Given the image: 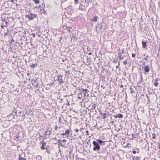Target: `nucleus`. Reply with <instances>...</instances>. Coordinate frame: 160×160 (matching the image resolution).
<instances>
[{
    "mask_svg": "<svg viewBox=\"0 0 160 160\" xmlns=\"http://www.w3.org/2000/svg\"><path fill=\"white\" fill-rule=\"evenodd\" d=\"M132 152L134 154H135L136 153V152L135 151H133Z\"/></svg>",
    "mask_w": 160,
    "mask_h": 160,
    "instance_id": "obj_32",
    "label": "nucleus"
},
{
    "mask_svg": "<svg viewBox=\"0 0 160 160\" xmlns=\"http://www.w3.org/2000/svg\"><path fill=\"white\" fill-rule=\"evenodd\" d=\"M114 118H123V116L122 114H118L117 115H115L114 116Z\"/></svg>",
    "mask_w": 160,
    "mask_h": 160,
    "instance_id": "obj_5",
    "label": "nucleus"
},
{
    "mask_svg": "<svg viewBox=\"0 0 160 160\" xmlns=\"http://www.w3.org/2000/svg\"><path fill=\"white\" fill-rule=\"evenodd\" d=\"M57 126H56V129H56H56H57Z\"/></svg>",
    "mask_w": 160,
    "mask_h": 160,
    "instance_id": "obj_37",
    "label": "nucleus"
},
{
    "mask_svg": "<svg viewBox=\"0 0 160 160\" xmlns=\"http://www.w3.org/2000/svg\"><path fill=\"white\" fill-rule=\"evenodd\" d=\"M58 142L59 143V145L60 146H63V147L65 146V144L63 143L62 142H60L59 141H58Z\"/></svg>",
    "mask_w": 160,
    "mask_h": 160,
    "instance_id": "obj_14",
    "label": "nucleus"
},
{
    "mask_svg": "<svg viewBox=\"0 0 160 160\" xmlns=\"http://www.w3.org/2000/svg\"><path fill=\"white\" fill-rule=\"evenodd\" d=\"M74 1L75 4H77L78 3V0H74Z\"/></svg>",
    "mask_w": 160,
    "mask_h": 160,
    "instance_id": "obj_23",
    "label": "nucleus"
},
{
    "mask_svg": "<svg viewBox=\"0 0 160 160\" xmlns=\"http://www.w3.org/2000/svg\"><path fill=\"white\" fill-rule=\"evenodd\" d=\"M4 27H5V26H3L2 25L1 26V28H3Z\"/></svg>",
    "mask_w": 160,
    "mask_h": 160,
    "instance_id": "obj_33",
    "label": "nucleus"
},
{
    "mask_svg": "<svg viewBox=\"0 0 160 160\" xmlns=\"http://www.w3.org/2000/svg\"><path fill=\"white\" fill-rule=\"evenodd\" d=\"M156 135L155 133H153L152 134V138L153 139H156Z\"/></svg>",
    "mask_w": 160,
    "mask_h": 160,
    "instance_id": "obj_15",
    "label": "nucleus"
},
{
    "mask_svg": "<svg viewBox=\"0 0 160 160\" xmlns=\"http://www.w3.org/2000/svg\"><path fill=\"white\" fill-rule=\"evenodd\" d=\"M143 69L144 70V73L146 74L149 72L150 70V66L148 65H147L144 66L143 67Z\"/></svg>",
    "mask_w": 160,
    "mask_h": 160,
    "instance_id": "obj_2",
    "label": "nucleus"
},
{
    "mask_svg": "<svg viewBox=\"0 0 160 160\" xmlns=\"http://www.w3.org/2000/svg\"><path fill=\"white\" fill-rule=\"evenodd\" d=\"M82 90L84 92H83L84 93H85L86 92L87 90L83 89H82Z\"/></svg>",
    "mask_w": 160,
    "mask_h": 160,
    "instance_id": "obj_26",
    "label": "nucleus"
},
{
    "mask_svg": "<svg viewBox=\"0 0 160 160\" xmlns=\"http://www.w3.org/2000/svg\"><path fill=\"white\" fill-rule=\"evenodd\" d=\"M41 12L43 13H46V12L43 8H42V9L41 10Z\"/></svg>",
    "mask_w": 160,
    "mask_h": 160,
    "instance_id": "obj_21",
    "label": "nucleus"
},
{
    "mask_svg": "<svg viewBox=\"0 0 160 160\" xmlns=\"http://www.w3.org/2000/svg\"><path fill=\"white\" fill-rule=\"evenodd\" d=\"M30 80V77H28V80Z\"/></svg>",
    "mask_w": 160,
    "mask_h": 160,
    "instance_id": "obj_40",
    "label": "nucleus"
},
{
    "mask_svg": "<svg viewBox=\"0 0 160 160\" xmlns=\"http://www.w3.org/2000/svg\"><path fill=\"white\" fill-rule=\"evenodd\" d=\"M66 141H66V139H63V140H62V142H66Z\"/></svg>",
    "mask_w": 160,
    "mask_h": 160,
    "instance_id": "obj_29",
    "label": "nucleus"
},
{
    "mask_svg": "<svg viewBox=\"0 0 160 160\" xmlns=\"http://www.w3.org/2000/svg\"><path fill=\"white\" fill-rule=\"evenodd\" d=\"M97 140L100 144H101L102 143H103V145H104L105 144V143H104V142L101 140L98 139Z\"/></svg>",
    "mask_w": 160,
    "mask_h": 160,
    "instance_id": "obj_11",
    "label": "nucleus"
},
{
    "mask_svg": "<svg viewBox=\"0 0 160 160\" xmlns=\"http://www.w3.org/2000/svg\"><path fill=\"white\" fill-rule=\"evenodd\" d=\"M132 146L131 144L129 143H128L125 146V147L126 148H128L130 149L131 148Z\"/></svg>",
    "mask_w": 160,
    "mask_h": 160,
    "instance_id": "obj_10",
    "label": "nucleus"
},
{
    "mask_svg": "<svg viewBox=\"0 0 160 160\" xmlns=\"http://www.w3.org/2000/svg\"><path fill=\"white\" fill-rule=\"evenodd\" d=\"M116 68H118V66H116Z\"/></svg>",
    "mask_w": 160,
    "mask_h": 160,
    "instance_id": "obj_38",
    "label": "nucleus"
},
{
    "mask_svg": "<svg viewBox=\"0 0 160 160\" xmlns=\"http://www.w3.org/2000/svg\"><path fill=\"white\" fill-rule=\"evenodd\" d=\"M86 134L87 136H88L89 135V131L88 130H87L86 131Z\"/></svg>",
    "mask_w": 160,
    "mask_h": 160,
    "instance_id": "obj_24",
    "label": "nucleus"
},
{
    "mask_svg": "<svg viewBox=\"0 0 160 160\" xmlns=\"http://www.w3.org/2000/svg\"><path fill=\"white\" fill-rule=\"evenodd\" d=\"M98 19V17L97 16H95L94 17L93 19V21L95 22H96L97 20Z\"/></svg>",
    "mask_w": 160,
    "mask_h": 160,
    "instance_id": "obj_18",
    "label": "nucleus"
},
{
    "mask_svg": "<svg viewBox=\"0 0 160 160\" xmlns=\"http://www.w3.org/2000/svg\"><path fill=\"white\" fill-rule=\"evenodd\" d=\"M32 35L33 36L34 38H35V33H32Z\"/></svg>",
    "mask_w": 160,
    "mask_h": 160,
    "instance_id": "obj_30",
    "label": "nucleus"
},
{
    "mask_svg": "<svg viewBox=\"0 0 160 160\" xmlns=\"http://www.w3.org/2000/svg\"><path fill=\"white\" fill-rule=\"evenodd\" d=\"M82 97V93L80 92L78 93L77 98L79 99H81Z\"/></svg>",
    "mask_w": 160,
    "mask_h": 160,
    "instance_id": "obj_9",
    "label": "nucleus"
},
{
    "mask_svg": "<svg viewBox=\"0 0 160 160\" xmlns=\"http://www.w3.org/2000/svg\"><path fill=\"white\" fill-rule=\"evenodd\" d=\"M75 131L76 132H79V130L78 129H76L75 130Z\"/></svg>",
    "mask_w": 160,
    "mask_h": 160,
    "instance_id": "obj_28",
    "label": "nucleus"
},
{
    "mask_svg": "<svg viewBox=\"0 0 160 160\" xmlns=\"http://www.w3.org/2000/svg\"><path fill=\"white\" fill-rule=\"evenodd\" d=\"M42 146L41 147V149L42 150H44L45 149V146L46 144V142L43 140L42 141Z\"/></svg>",
    "mask_w": 160,
    "mask_h": 160,
    "instance_id": "obj_3",
    "label": "nucleus"
},
{
    "mask_svg": "<svg viewBox=\"0 0 160 160\" xmlns=\"http://www.w3.org/2000/svg\"><path fill=\"white\" fill-rule=\"evenodd\" d=\"M92 143L94 145L93 150L94 151L100 149V146L97 142L95 141H93Z\"/></svg>",
    "mask_w": 160,
    "mask_h": 160,
    "instance_id": "obj_1",
    "label": "nucleus"
},
{
    "mask_svg": "<svg viewBox=\"0 0 160 160\" xmlns=\"http://www.w3.org/2000/svg\"><path fill=\"white\" fill-rule=\"evenodd\" d=\"M144 59H145V60H147V58H145Z\"/></svg>",
    "mask_w": 160,
    "mask_h": 160,
    "instance_id": "obj_36",
    "label": "nucleus"
},
{
    "mask_svg": "<svg viewBox=\"0 0 160 160\" xmlns=\"http://www.w3.org/2000/svg\"><path fill=\"white\" fill-rule=\"evenodd\" d=\"M141 43L142 45L143 48H146L147 47V45L146 42L144 41H142V42Z\"/></svg>",
    "mask_w": 160,
    "mask_h": 160,
    "instance_id": "obj_7",
    "label": "nucleus"
},
{
    "mask_svg": "<svg viewBox=\"0 0 160 160\" xmlns=\"http://www.w3.org/2000/svg\"><path fill=\"white\" fill-rule=\"evenodd\" d=\"M134 160H140L138 156H135L133 157Z\"/></svg>",
    "mask_w": 160,
    "mask_h": 160,
    "instance_id": "obj_16",
    "label": "nucleus"
},
{
    "mask_svg": "<svg viewBox=\"0 0 160 160\" xmlns=\"http://www.w3.org/2000/svg\"><path fill=\"white\" fill-rule=\"evenodd\" d=\"M100 115L101 116L102 118L103 119H105L106 118L107 113L106 112H101Z\"/></svg>",
    "mask_w": 160,
    "mask_h": 160,
    "instance_id": "obj_6",
    "label": "nucleus"
},
{
    "mask_svg": "<svg viewBox=\"0 0 160 160\" xmlns=\"http://www.w3.org/2000/svg\"><path fill=\"white\" fill-rule=\"evenodd\" d=\"M119 58V59L120 60H122L124 58V57H122L121 56V57H120L118 58Z\"/></svg>",
    "mask_w": 160,
    "mask_h": 160,
    "instance_id": "obj_25",
    "label": "nucleus"
},
{
    "mask_svg": "<svg viewBox=\"0 0 160 160\" xmlns=\"http://www.w3.org/2000/svg\"><path fill=\"white\" fill-rule=\"evenodd\" d=\"M137 153H139V151H138V152H137Z\"/></svg>",
    "mask_w": 160,
    "mask_h": 160,
    "instance_id": "obj_41",
    "label": "nucleus"
},
{
    "mask_svg": "<svg viewBox=\"0 0 160 160\" xmlns=\"http://www.w3.org/2000/svg\"><path fill=\"white\" fill-rule=\"evenodd\" d=\"M154 84L156 87L158 85V79H155Z\"/></svg>",
    "mask_w": 160,
    "mask_h": 160,
    "instance_id": "obj_8",
    "label": "nucleus"
},
{
    "mask_svg": "<svg viewBox=\"0 0 160 160\" xmlns=\"http://www.w3.org/2000/svg\"><path fill=\"white\" fill-rule=\"evenodd\" d=\"M14 1V0H11V2H13Z\"/></svg>",
    "mask_w": 160,
    "mask_h": 160,
    "instance_id": "obj_35",
    "label": "nucleus"
},
{
    "mask_svg": "<svg viewBox=\"0 0 160 160\" xmlns=\"http://www.w3.org/2000/svg\"><path fill=\"white\" fill-rule=\"evenodd\" d=\"M128 60H125L123 62L124 64L126 65L128 63Z\"/></svg>",
    "mask_w": 160,
    "mask_h": 160,
    "instance_id": "obj_22",
    "label": "nucleus"
},
{
    "mask_svg": "<svg viewBox=\"0 0 160 160\" xmlns=\"http://www.w3.org/2000/svg\"><path fill=\"white\" fill-rule=\"evenodd\" d=\"M19 160H26L25 158H24L22 157H21L20 156Z\"/></svg>",
    "mask_w": 160,
    "mask_h": 160,
    "instance_id": "obj_19",
    "label": "nucleus"
},
{
    "mask_svg": "<svg viewBox=\"0 0 160 160\" xmlns=\"http://www.w3.org/2000/svg\"><path fill=\"white\" fill-rule=\"evenodd\" d=\"M122 52H119L118 53V58H119L120 57H121V56H122V54L124 53V52H123L124 50H122Z\"/></svg>",
    "mask_w": 160,
    "mask_h": 160,
    "instance_id": "obj_13",
    "label": "nucleus"
},
{
    "mask_svg": "<svg viewBox=\"0 0 160 160\" xmlns=\"http://www.w3.org/2000/svg\"><path fill=\"white\" fill-rule=\"evenodd\" d=\"M70 132L69 130L68 129H67L65 130V132L61 134V135L62 136H64L68 135V136H69Z\"/></svg>",
    "mask_w": 160,
    "mask_h": 160,
    "instance_id": "obj_4",
    "label": "nucleus"
},
{
    "mask_svg": "<svg viewBox=\"0 0 160 160\" xmlns=\"http://www.w3.org/2000/svg\"><path fill=\"white\" fill-rule=\"evenodd\" d=\"M27 75L29 76L30 75V73H28V74H27Z\"/></svg>",
    "mask_w": 160,
    "mask_h": 160,
    "instance_id": "obj_39",
    "label": "nucleus"
},
{
    "mask_svg": "<svg viewBox=\"0 0 160 160\" xmlns=\"http://www.w3.org/2000/svg\"><path fill=\"white\" fill-rule=\"evenodd\" d=\"M36 15L35 14H31V20H32L34 18H36Z\"/></svg>",
    "mask_w": 160,
    "mask_h": 160,
    "instance_id": "obj_12",
    "label": "nucleus"
},
{
    "mask_svg": "<svg viewBox=\"0 0 160 160\" xmlns=\"http://www.w3.org/2000/svg\"><path fill=\"white\" fill-rule=\"evenodd\" d=\"M26 18H28L29 20H30V16L29 15H28V14H27L26 16H25Z\"/></svg>",
    "mask_w": 160,
    "mask_h": 160,
    "instance_id": "obj_20",
    "label": "nucleus"
},
{
    "mask_svg": "<svg viewBox=\"0 0 160 160\" xmlns=\"http://www.w3.org/2000/svg\"><path fill=\"white\" fill-rule=\"evenodd\" d=\"M132 56L133 57H135V54L134 53H132Z\"/></svg>",
    "mask_w": 160,
    "mask_h": 160,
    "instance_id": "obj_27",
    "label": "nucleus"
},
{
    "mask_svg": "<svg viewBox=\"0 0 160 160\" xmlns=\"http://www.w3.org/2000/svg\"><path fill=\"white\" fill-rule=\"evenodd\" d=\"M33 1L35 4L39 3L40 2L39 0H33Z\"/></svg>",
    "mask_w": 160,
    "mask_h": 160,
    "instance_id": "obj_17",
    "label": "nucleus"
},
{
    "mask_svg": "<svg viewBox=\"0 0 160 160\" xmlns=\"http://www.w3.org/2000/svg\"><path fill=\"white\" fill-rule=\"evenodd\" d=\"M92 54V53L91 52H89V53H88V54L89 55H91Z\"/></svg>",
    "mask_w": 160,
    "mask_h": 160,
    "instance_id": "obj_34",
    "label": "nucleus"
},
{
    "mask_svg": "<svg viewBox=\"0 0 160 160\" xmlns=\"http://www.w3.org/2000/svg\"><path fill=\"white\" fill-rule=\"evenodd\" d=\"M46 150H47V152H48V153H49V152H50V151H49V150H48V148H46Z\"/></svg>",
    "mask_w": 160,
    "mask_h": 160,
    "instance_id": "obj_31",
    "label": "nucleus"
}]
</instances>
